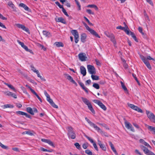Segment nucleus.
Segmentation results:
<instances>
[{"instance_id": "bb28decb", "label": "nucleus", "mask_w": 155, "mask_h": 155, "mask_svg": "<svg viewBox=\"0 0 155 155\" xmlns=\"http://www.w3.org/2000/svg\"><path fill=\"white\" fill-rule=\"evenodd\" d=\"M71 33L74 36V37L79 35L78 33L76 30H71Z\"/></svg>"}, {"instance_id": "774afa93", "label": "nucleus", "mask_w": 155, "mask_h": 155, "mask_svg": "<svg viewBox=\"0 0 155 155\" xmlns=\"http://www.w3.org/2000/svg\"><path fill=\"white\" fill-rule=\"evenodd\" d=\"M78 83L82 89L85 87L84 85V84L83 83L80 82H78Z\"/></svg>"}, {"instance_id": "69168bd1", "label": "nucleus", "mask_w": 155, "mask_h": 155, "mask_svg": "<svg viewBox=\"0 0 155 155\" xmlns=\"http://www.w3.org/2000/svg\"><path fill=\"white\" fill-rule=\"evenodd\" d=\"M143 144H144L145 146H147V147L151 148V147L150 146L148 143H147L145 141Z\"/></svg>"}, {"instance_id": "c03bdc74", "label": "nucleus", "mask_w": 155, "mask_h": 155, "mask_svg": "<svg viewBox=\"0 0 155 155\" xmlns=\"http://www.w3.org/2000/svg\"><path fill=\"white\" fill-rule=\"evenodd\" d=\"M85 153L88 155H92V152L89 150H85Z\"/></svg>"}, {"instance_id": "0eeeda50", "label": "nucleus", "mask_w": 155, "mask_h": 155, "mask_svg": "<svg viewBox=\"0 0 155 155\" xmlns=\"http://www.w3.org/2000/svg\"><path fill=\"white\" fill-rule=\"evenodd\" d=\"M146 114L148 117L152 122L155 123V116L153 113L150 112L148 111H146Z\"/></svg>"}, {"instance_id": "aec40b11", "label": "nucleus", "mask_w": 155, "mask_h": 155, "mask_svg": "<svg viewBox=\"0 0 155 155\" xmlns=\"http://www.w3.org/2000/svg\"><path fill=\"white\" fill-rule=\"evenodd\" d=\"M80 71L81 73L83 76L86 75V70L83 66H81L80 67Z\"/></svg>"}, {"instance_id": "f257e3e1", "label": "nucleus", "mask_w": 155, "mask_h": 155, "mask_svg": "<svg viewBox=\"0 0 155 155\" xmlns=\"http://www.w3.org/2000/svg\"><path fill=\"white\" fill-rule=\"evenodd\" d=\"M68 131L67 135L69 138L72 139H75L76 138V135L75 132L74 131L73 128L71 126H69L66 128Z\"/></svg>"}, {"instance_id": "58836bf2", "label": "nucleus", "mask_w": 155, "mask_h": 155, "mask_svg": "<svg viewBox=\"0 0 155 155\" xmlns=\"http://www.w3.org/2000/svg\"><path fill=\"white\" fill-rule=\"evenodd\" d=\"M41 150L43 151V152H52V151H53V150H48L46 149H45L43 147H41Z\"/></svg>"}, {"instance_id": "20e7f679", "label": "nucleus", "mask_w": 155, "mask_h": 155, "mask_svg": "<svg viewBox=\"0 0 155 155\" xmlns=\"http://www.w3.org/2000/svg\"><path fill=\"white\" fill-rule=\"evenodd\" d=\"M85 119L91 127H94L98 132H100L101 133L103 132V131L99 127H97L95 124L91 122L87 117H85Z\"/></svg>"}, {"instance_id": "6e6d98bb", "label": "nucleus", "mask_w": 155, "mask_h": 155, "mask_svg": "<svg viewBox=\"0 0 155 155\" xmlns=\"http://www.w3.org/2000/svg\"><path fill=\"white\" fill-rule=\"evenodd\" d=\"M133 125L136 128H137L139 129V130H142V129L141 128H140L139 127V126L137 124H136L135 123H133Z\"/></svg>"}, {"instance_id": "680f3d73", "label": "nucleus", "mask_w": 155, "mask_h": 155, "mask_svg": "<svg viewBox=\"0 0 155 155\" xmlns=\"http://www.w3.org/2000/svg\"><path fill=\"white\" fill-rule=\"evenodd\" d=\"M95 61L97 65L99 66L101 65V63L98 60L96 59Z\"/></svg>"}, {"instance_id": "37998d69", "label": "nucleus", "mask_w": 155, "mask_h": 155, "mask_svg": "<svg viewBox=\"0 0 155 155\" xmlns=\"http://www.w3.org/2000/svg\"><path fill=\"white\" fill-rule=\"evenodd\" d=\"M47 143H48V144H49L50 145L53 147H55V146L54 145V144L50 140H48Z\"/></svg>"}, {"instance_id": "0e129e2a", "label": "nucleus", "mask_w": 155, "mask_h": 155, "mask_svg": "<svg viewBox=\"0 0 155 155\" xmlns=\"http://www.w3.org/2000/svg\"><path fill=\"white\" fill-rule=\"evenodd\" d=\"M143 144H144L145 146H147V147L151 148V147L150 146L148 143H147L145 141Z\"/></svg>"}, {"instance_id": "e2e57ef3", "label": "nucleus", "mask_w": 155, "mask_h": 155, "mask_svg": "<svg viewBox=\"0 0 155 155\" xmlns=\"http://www.w3.org/2000/svg\"><path fill=\"white\" fill-rule=\"evenodd\" d=\"M105 34L108 37L110 38L111 35V34H110L108 32L106 31L104 32Z\"/></svg>"}, {"instance_id": "5fc2aeb1", "label": "nucleus", "mask_w": 155, "mask_h": 155, "mask_svg": "<svg viewBox=\"0 0 155 155\" xmlns=\"http://www.w3.org/2000/svg\"><path fill=\"white\" fill-rule=\"evenodd\" d=\"M37 74L38 77L40 78L41 80L44 81H46L45 79L44 78L42 77L39 74V72Z\"/></svg>"}, {"instance_id": "5701e85b", "label": "nucleus", "mask_w": 155, "mask_h": 155, "mask_svg": "<svg viewBox=\"0 0 155 155\" xmlns=\"http://www.w3.org/2000/svg\"><path fill=\"white\" fill-rule=\"evenodd\" d=\"M19 6L24 8L26 11H28L29 9V8L25 4L23 3H20L19 4Z\"/></svg>"}, {"instance_id": "4d7b16f0", "label": "nucleus", "mask_w": 155, "mask_h": 155, "mask_svg": "<svg viewBox=\"0 0 155 155\" xmlns=\"http://www.w3.org/2000/svg\"><path fill=\"white\" fill-rule=\"evenodd\" d=\"M50 104L53 107L56 108H58V106L56 105L53 102V101Z\"/></svg>"}, {"instance_id": "3c124183", "label": "nucleus", "mask_w": 155, "mask_h": 155, "mask_svg": "<svg viewBox=\"0 0 155 155\" xmlns=\"http://www.w3.org/2000/svg\"><path fill=\"white\" fill-rule=\"evenodd\" d=\"M84 18L87 21V22L88 23L89 25H93V24L86 17L84 16Z\"/></svg>"}, {"instance_id": "49530a36", "label": "nucleus", "mask_w": 155, "mask_h": 155, "mask_svg": "<svg viewBox=\"0 0 155 155\" xmlns=\"http://www.w3.org/2000/svg\"><path fill=\"white\" fill-rule=\"evenodd\" d=\"M74 38L75 43H77L79 40V35L76 37H74Z\"/></svg>"}, {"instance_id": "603ef678", "label": "nucleus", "mask_w": 155, "mask_h": 155, "mask_svg": "<svg viewBox=\"0 0 155 155\" xmlns=\"http://www.w3.org/2000/svg\"><path fill=\"white\" fill-rule=\"evenodd\" d=\"M25 134L31 136L33 135V133H31V132L30 131H26L24 132L23 133V134Z\"/></svg>"}, {"instance_id": "79ce46f5", "label": "nucleus", "mask_w": 155, "mask_h": 155, "mask_svg": "<svg viewBox=\"0 0 155 155\" xmlns=\"http://www.w3.org/2000/svg\"><path fill=\"white\" fill-rule=\"evenodd\" d=\"M93 86L95 88L98 89L100 88V86L99 84L97 83H94L93 85Z\"/></svg>"}, {"instance_id": "c9c22d12", "label": "nucleus", "mask_w": 155, "mask_h": 155, "mask_svg": "<svg viewBox=\"0 0 155 155\" xmlns=\"http://www.w3.org/2000/svg\"><path fill=\"white\" fill-rule=\"evenodd\" d=\"M84 136L92 144L94 143L95 142L94 141L93 139L91 138V137H88L87 136L85 135H84Z\"/></svg>"}, {"instance_id": "4468645a", "label": "nucleus", "mask_w": 155, "mask_h": 155, "mask_svg": "<svg viewBox=\"0 0 155 155\" xmlns=\"http://www.w3.org/2000/svg\"><path fill=\"white\" fill-rule=\"evenodd\" d=\"M78 56L79 59L81 61H85L86 60V59L87 58L86 54L84 53H79Z\"/></svg>"}, {"instance_id": "6ab92c4d", "label": "nucleus", "mask_w": 155, "mask_h": 155, "mask_svg": "<svg viewBox=\"0 0 155 155\" xmlns=\"http://www.w3.org/2000/svg\"><path fill=\"white\" fill-rule=\"evenodd\" d=\"M127 35H131L136 41L137 42H138V41L137 38L136 36L135 35L134 33V32L130 31L129 29V30L128 34Z\"/></svg>"}, {"instance_id": "a19ab883", "label": "nucleus", "mask_w": 155, "mask_h": 155, "mask_svg": "<svg viewBox=\"0 0 155 155\" xmlns=\"http://www.w3.org/2000/svg\"><path fill=\"white\" fill-rule=\"evenodd\" d=\"M33 94L35 95L38 99L41 102H42V100L40 97L38 95L37 93L35 91H33Z\"/></svg>"}, {"instance_id": "052dcab7", "label": "nucleus", "mask_w": 155, "mask_h": 155, "mask_svg": "<svg viewBox=\"0 0 155 155\" xmlns=\"http://www.w3.org/2000/svg\"><path fill=\"white\" fill-rule=\"evenodd\" d=\"M75 146L78 149H80L81 148L79 144L78 143H76L74 144Z\"/></svg>"}, {"instance_id": "7ed1b4c3", "label": "nucleus", "mask_w": 155, "mask_h": 155, "mask_svg": "<svg viewBox=\"0 0 155 155\" xmlns=\"http://www.w3.org/2000/svg\"><path fill=\"white\" fill-rule=\"evenodd\" d=\"M83 23L84 25L85 26L86 29L89 31L91 34L95 36L96 37L99 38H100V37L95 31L91 28L84 22Z\"/></svg>"}, {"instance_id": "393cba45", "label": "nucleus", "mask_w": 155, "mask_h": 155, "mask_svg": "<svg viewBox=\"0 0 155 155\" xmlns=\"http://www.w3.org/2000/svg\"><path fill=\"white\" fill-rule=\"evenodd\" d=\"M54 45L58 47H63L64 46L63 43L61 42H56L54 43Z\"/></svg>"}, {"instance_id": "09e8293b", "label": "nucleus", "mask_w": 155, "mask_h": 155, "mask_svg": "<svg viewBox=\"0 0 155 155\" xmlns=\"http://www.w3.org/2000/svg\"><path fill=\"white\" fill-rule=\"evenodd\" d=\"M62 11L63 12L64 14L66 15L67 17H69V15L68 14L67 12H66V10L64 9V8H63L62 9Z\"/></svg>"}, {"instance_id": "ea45409f", "label": "nucleus", "mask_w": 155, "mask_h": 155, "mask_svg": "<svg viewBox=\"0 0 155 155\" xmlns=\"http://www.w3.org/2000/svg\"><path fill=\"white\" fill-rule=\"evenodd\" d=\"M76 4L78 7V10H81V6L78 0H74Z\"/></svg>"}, {"instance_id": "de8ad7c7", "label": "nucleus", "mask_w": 155, "mask_h": 155, "mask_svg": "<svg viewBox=\"0 0 155 155\" xmlns=\"http://www.w3.org/2000/svg\"><path fill=\"white\" fill-rule=\"evenodd\" d=\"M121 85L123 89L125 91H127V89L126 86L124 85V83L122 81L121 82Z\"/></svg>"}, {"instance_id": "39448f33", "label": "nucleus", "mask_w": 155, "mask_h": 155, "mask_svg": "<svg viewBox=\"0 0 155 155\" xmlns=\"http://www.w3.org/2000/svg\"><path fill=\"white\" fill-rule=\"evenodd\" d=\"M140 147L144 153L147 155H155V154L149 150L147 147L142 145H140Z\"/></svg>"}, {"instance_id": "f03ea898", "label": "nucleus", "mask_w": 155, "mask_h": 155, "mask_svg": "<svg viewBox=\"0 0 155 155\" xmlns=\"http://www.w3.org/2000/svg\"><path fill=\"white\" fill-rule=\"evenodd\" d=\"M81 99L84 103L87 106L89 109L91 111L93 114H95V110L93 108L92 105L89 100L87 98L83 97H82Z\"/></svg>"}, {"instance_id": "13d9d810", "label": "nucleus", "mask_w": 155, "mask_h": 155, "mask_svg": "<svg viewBox=\"0 0 155 155\" xmlns=\"http://www.w3.org/2000/svg\"><path fill=\"white\" fill-rule=\"evenodd\" d=\"M55 4H56L58 6V7L61 8L62 9L63 8V6L62 5H61L59 2H55Z\"/></svg>"}, {"instance_id": "f8f14e48", "label": "nucleus", "mask_w": 155, "mask_h": 155, "mask_svg": "<svg viewBox=\"0 0 155 155\" xmlns=\"http://www.w3.org/2000/svg\"><path fill=\"white\" fill-rule=\"evenodd\" d=\"M93 101L97 104L103 110L105 111L107 110L106 107L101 101L96 100H94Z\"/></svg>"}, {"instance_id": "c756f323", "label": "nucleus", "mask_w": 155, "mask_h": 155, "mask_svg": "<svg viewBox=\"0 0 155 155\" xmlns=\"http://www.w3.org/2000/svg\"><path fill=\"white\" fill-rule=\"evenodd\" d=\"M31 70L35 73L37 74H38L39 72L38 70H36L35 68L34 67L33 65H31L30 66Z\"/></svg>"}, {"instance_id": "ddd939ff", "label": "nucleus", "mask_w": 155, "mask_h": 155, "mask_svg": "<svg viewBox=\"0 0 155 155\" xmlns=\"http://www.w3.org/2000/svg\"><path fill=\"white\" fill-rule=\"evenodd\" d=\"M124 124L125 127L128 129H130L132 131L134 132L135 131L133 127H132L131 124L129 122L127 121L124 118Z\"/></svg>"}, {"instance_id": "b1692460", "label": "nucleus", "mask_w": 155, "mask_h": 155, "mask_svg": "<svg viewBox=\"0 0 155 155\" xmlns=\"http://www.w3.org/2000/svg\"><path fill=\"white\" fill-rule=\"evenodd\" d=\"M109 145H110V146L111 147V150L114 153H115V154L117 153V151H116V150L115 149V148L114 145H113V144L110 141H109Z\"/></svg>"}, {"instance_id": "8fccbe9b", "label": "nucleus", "mask_w": 155, "mask_h": 155, "mask_svg": "<svg viewBox=\"0 0 155 155\" xmlns=\"http://www.w3.org/2000/svg\"><path fill=\"white\" fill-rule=\"evenodd\" d=\"M16 113L18 115H24L25 112L23 111H16Z\"/></svg>"}, {"instance_id": "423d86ee", "label": "nucleus", "mask_w": 155, "mask_h": 155, "mask_svg": "<svg viewBox=\"0 0 155 155\" xmlns=\"http://www.w3.org/2000/svg\"><path fill=\"white\" fill-rule=\"evenodd\" d=\"M140 57L147 68L149 70H151V66L148 61L146 59V58L142 55H140Z\"/></svg>"}, {"instance_id": "bf43d9fd", "label": "nucleus", "mask_w": 155, "mask_h": 155, "mask_svg": "<svg viewBox=\"0 0 155 155\" xmlns=\"http://www.w3.org/2000/svg\"><path fill=\"white\" fill-rule=\"evenodd\" d=\"M93 145L95 148V149L97 151H98V147L97 145L96 144V143L95 142H94V143L93 144Z\"/></svg>"}, {"instance_id": "cd10ccee", "label": "nucleus", "mask_w": 155, "mask_h": 155, "mask_svg": "<svg viewBox=\"0 0 155 155\" xmlns=\"http://www.w3.org/2000/svg\"><path fill=\"white\" fill-rule=\"evenodd\" d=\"M26 110L28 113H29L31 115H34V113L31 108L30 107H27L26 108Z\"/></svg>"}, {"instance_id": "412c9836", "label": "nucleus", "mask_w": 155, "mask_h": 155, "mask_svg": "<svg viewBox=\"0 0 155 155\" xmlns=\"http://www.w3.org/2000/svg\"><path fill=\"white\" fill-rule=\"evenodd\" d=\"M86 35L85 33H82L81 36V40L82 42L84 43L86 41Z\"/></svg>"}, {"instance_id": "a211bd4d", "label": "nucleus", "mask_w": 155, "mask_h": 155, "mask_svg": "<svg viewBox=\"0 0 155 155\" xmlns=\"http://www.w3.org/2000/svg\"><path fill=\"white\" fill-rule=\"evenodd\" d=\"M55 21L57 22H60L64 24H66V22L64 19L62 17H59L55 18Z\"/></svg>"}, {"instance_id": "dca6fc26", "label": "nucleus", "mask_w": 155, "mask_h": 155, "mask_svg": "<svg viewBox=\"0 0 155 155\" xmlns=\"http://www.w3.org/2000/svg\"><path fill=\"white\" fill-rule=\"evenodd\" d=\"M66 76L67 77V78L71 82H72L76 86H77V84L76 82L73 79V78L69 75L66 74H65Z\"/></svg>"}, {"instance_id": "a878e982", "label": "nucleus", "mask_w": 155, "mask_h": 155, "mask_svg": "<svg viewBox=\"0 0 155 155\" xmlns=\"http://www.w3.org/2000/svg\"><path fill=\"white\" fill-rule=\"evenodd\" d=\"M147 128L148 130L153 132V134H155V127L148 125Z\"/></svg>"}, {"instance_id": "9d476101", "label": "nucleus", "mask_w": 155, "mask_h": 155, "mask_svg": "<svg viewBox=\"0 0 155 155\" xmlns=\"http://www.w3.org/2000/svg\"><path fill=\"white\" fill-rule=\"evenodd\" d=\"M128 106L132 109L135 110L138 112L140 113H143V110L140 108L138 107L137 106L134 105L130 103L127 104Z\"/></svg>"}, {"instance_id": "864d4df0", "label": "nucleus", "mask_w": 155, "mask_h": 155, "mask_svg": "<svg viewBox=\"0 0 155 155\" xmlns=\"http://www.w3.org/2000/svg\"><path fill=\"white\" fill-rule=\"evenodd\" d=\"M86 12H87L89 14L94 15V13L92 12L91 10L90 9H87L86 11Z\"/></svg>"}, {"instance_id": "f704fd0d", "label": "nucleus", "mask_w": 155, "mask_h": 155, "mask_svg": "<svg viewBox=\"0 0 155 155\" xmlns=\"http://www.w3.org/2000/svg\"><path fill=\"white\" fill-rule=\"evenodd\" d=\"M84 136L92 144L94 143L95 142L94 141L93 139L91 138V137H88L87 136L85 135H84Z\"/></svg>"}, {"instance_id": "9b49d317", "label": "nucleus", "mask_w": 155, "mask_h": 155, "mask_svg": "<svg viewBox=\"0 0 155 155\" xmlns=\"http://www.w3.org/2000/svg\"><path fill=\"white\" fill-rule=\"evenodd\" d=\"M87 68L88 72L91 74H95L96 73L95 69L93 66L88 65Z\"/></svg>"}, {"instance_id": "473e14b6", "label": "nucleus", "mask_w": 155, "mask_h": 155, "mask_svg": "<svg viewBox=\"0 0 155 155\" xmlns=\"http://www.w3.org/2000/svg\"><path fill=\"white\" fill-rule=\"evenodd\" d=\"M110 38L111 40V41L114 44H116V41L114 38V35L112 34H111Z\"/></svg>"}, {"instance_id": "4be33fe9", "label": "nucleus", "mask_w": 155, "mask_h": 155, "mask_svg": "<svg viewBox=\"0 0 155 155\" xmlns=\"http://www.w3.org/2000/svg\"><path fill=\"white\" fill-rule=\"evenodd\" d=\"M8 5L13 9V11L16 10V7L15 5L11 1H9L8 3Z\"/></svg>"}, {"instance_id": "2f4dec72", "label": "nucleus", "mask_w": 155, "mask_h": 155, "mask_svg": "<svg viewBox=\"0 0 155 155\" xmlns=\"http://www.w3.org/2000/svg\"><path fill=\"white\" fill-rule=\"evenodd\" d=\"M4 84L7 86L9 88L13 90L14 91H15L16 90L15 88L12 85L6 83H5Z\"/></svg>"}, {"instance_id": "4c0bfd02", "label": "nucleus", "mask_w": 155, "mask_h": 155, "mask_svg": "<svg viewBox=\"0 0 155 155\" xmlns=\"http://www.w3.org/2000/svg\"><path fill=\"white\" fill-rule=\"evenodd\" d=\"M0 146L3 149L8 150V147L4 145L1 142H0Z\"/></svg>"}, {"instance_id": "72a5a7b5", "label": "nucleus", "mask_w": 155, "mask_h": 155, "mask_svg": "<svg viewBox=\"0 0 155 155\" xmlns=\"http://www.w3.org/2000/svg\"><path fill=\"white\" fill-rule=\"evenodd\" d=\"M91 77L93 80H97L99 79V77L97 75L92 74L91 75Z\"/></svg>"}, {"instance_id": "f3484780", "label": "nucleus", "mask_w": 155, "mask_h": 155, "mask_svg": "<svg viewBox=\"0 0 155 155\" xmlns=\"http://www.w3.org/2000/svg\"><path fill=\"white\" fill-rule=\"evenodd\" d=\"M97 141L98 144L100 146V148H101L102 150L104 151H106V147L105 146V145L104 144H102L101 141L99 140H98Z\"/></svg>"}, {"instance_id": "6e6552de", "label": "nucleus", "mask_w": 155, "mask_h": 155, "mask_svg": "<svg viewBox=\"0 0 155 155\" xmlns=\"http://www.w3.org/2000/svg\"><path fill=\"white\" fill-rule=\"evenodd\" d=\"M17 41L18 43L20 45H21V47L23 48L26 51L29 52L33 54V52L30 49H29L28 48V47L27 46L25 45L24 44L23 42L20 41L19 40H17Z\"/></svg>"}, {"instance_id": "1a4fd4ad", "label": "nucleus", "mask_w": 155, "mask_h": 155, "mask_svg": "<svg viewBox=\"0 0 155 155\" xmlns=\"http://www.w3.org/2000/svg\"><path fill=\"white\" fill-rule=\"evenodd\" d=\"M124 24H125V26L124 27H122L121 26H119L117 27H116V29L123 30L127 34H128L129 30V29L125 22H124Z\"/></svg>"}, {"instance_id": "7c9ffc66", "label": "nucleus", "mask_w": 155, "mask_h": 155, "mask_svg": "<svg viewBox=\"0 0 155 155\" xmlns=\"http://www.w3.org/2000/svg\"><path fill=\"white\" fill-rule=\"evenodd\" d=\"M87 7L94 8L96 10H98V8L97 6L94 4L88 5L87 6Z\"/></svg>"}, {"instance_id": "a18cd8bd", "label": "nucleus", "mask_w": 155, "mask_h": 155, "mask_svg": "<svg viewBox=\"0 0 155 155\" xmlns=\"http://www.w3.org/2000/svg\"><path fill=\"white\" fill-rule=\"evenodd\" d=\"M37 45L39 47L41 48L42 49H43L44 51L46 50V48L44 47V46L42 45L39 43L37 44Z\"/></svg>"}, {"instance_id": "2eb2a0df", "label": "nucleus", "mask_w": 155, "mask_h": 155, "mask_svg": "<svg viewBox=\"0 0 155 155\" xmlns=\"http://www.w3.org/2000/svg\"><path fill=\"white\" fill-rule=\"evenodd\" d=\"M16 25L18 28H21L28 33H30L28 28H26L24 25L20 24H17Z\"/></svg>"}, {"instance_id": "338daca9", "label": "nucleus", "mask_w": 155, "mask_h": 155, "mask_svg": "<svg viewBox=\"0 0 155 155\" xmlns=\"http://www.w3.org/2000/svg\"><path fill=\"white\" fill-rule=\"evenodd\" d=\"M88 147L87 143H84L82 145V147L84 149H86Z\"/></svg>"}, {"instance_id": "e433bc0d", "label": "nucleus", "mask_w": 155, "mask_h": 155, "mask_svg": "<svg viewBox=\"0 0 155 155\" xmlns=\"http://www.w3.org/2000/svg\"><path fill=\"white\" fill-rule=\"evenodd\" d=\"M14 107L13 105L10 104H7L4 105V108H12Z\"/></svg>"}, {"instance_id": "c85d7f7f", "label": "nucleus", "mask_w": 155, "mask_h": 155, "mask_svg": "<svg viewBox=\"0 0 155 155\" xmlns=\"http://www.w3.org/2000/svg\"><path fill=\"white\" fill-rule=\"evenodd\" d=\"M43 34L44 35L47 37H50L51 36L50 33L46 31H43Z\"/></svg>"}]
</instances>
